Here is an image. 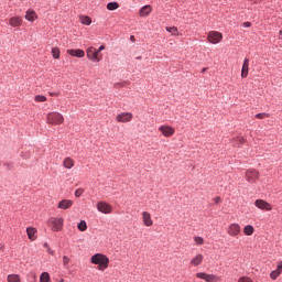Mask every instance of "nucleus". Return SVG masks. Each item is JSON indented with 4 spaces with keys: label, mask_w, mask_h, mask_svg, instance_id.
Segmentation results:
<instances>
[{
    "label": "nucleus",
    "mask_w": 282,
    "mask_h": 282,
    "mask_svg": "<svg viewBox=\"0 0 282 282\" xmlns=\"http://www.w3.org/2000/svg\"><path fill=\"white\" fill-rule=\"evenodd\" d=\"M90 262L95 265H98L99 271H104L109 268L110 260L102 253H96L95 256H91Z\"/></svg>",
    "instance_id": "1"
},
{
    "label": "nucleus",
    "mask_w": 282,
    "mask_h": 282,
    "mask_svg": "<svg viewBox=\"0 0 282 282\" xmlns=\"http://www.w3.org/2000/svg\"><path fill=\"white\" fill-rule=\"evenodd\" d=\"M47 226L51 228L53 232H59L63 230L64 226V219L63 218H56V217H51L47 220Z\"/></svg>",
    "instance_id": "2"
},
{
    "label": "nucleus",
    "mask_w": 282,
    "mask_h": 282,
    "mask_svg": "<svg viewBox=\"0 0 282 282\" xmlns=\"http://www.w3.org/2000/svg\"><path fill=\"white\" fill-rule=\"evenodd\" d=\"M46 119L47 124L51 126H61L64 123V117L59 112H48Z\"/></svg>",
    "instance_id": "3"
},
{
    "label": "nucleus",
    "mask_w": 282,
    "mask_h": 282,
    "mask_svg": "<svg viewBox=\"0 0 282 282\" xmlns=\"http://www.w3.org/2000/svg\"><path fill=\"white\" fill-rule=\"evenodd\" d=\"M87 58L90 59L93 63H99L102 59V55L100 52H97L94 46H90L86 51Z\"/></svg>",
    "instance_id": "4"
},
{
    "label": "nucleus",
    "mask_w": 282,
    "mask_h": 282,
    "mask_svg": "<svg viewBox=\"0 0 282 282\" xmlns=\"http://www.w3.org/2000/svg\"><path fill=\"white\" fill-rule=\"evenodd\" d=\"M243 177L249 182V184H257V181L259 180V172L253 169L247 170Z\"/></svg>",
    "instance_id": "5"
},
{
    "label": "nucleus",
    "mask_w": 282,
    "mask_h": 282,
    "mask_svg": "<svg viewBox=\"0 0 282 282\" xmlns=\"http://www.w3.org/2000/svg\"><path fill=\"white\" fill-rule=\"evenodd\" d=\"M96 208H98L99 213H102L105 215H110L113 208L111 205L105 200L98 202V205H96Z\"/></svg>",
    "instance_id": "6"
},
{
    "label": "nucleus",
    "mask_w": 282,
    "mask_h": 282,
    "mask_svg": "<svg viewBox=\"0 0 282 282\" xmlns=\"http://www.w3.org/2000/svg\"><path fill=\"white\" fill-rule=\"evenodd\" d=\"M159 131L163 134L164 138H173L175 134V129L169 124L160 126Z\"/></svg>",
    "instance_id": "7"
},
{
    "label": "nucleus",
    "mask_w": 282,
    "mask_h": 282,
    "mask_svg": "<svg viewBox=\"0 0 282 282\" xmlns=\"http://www.w3.org/2000/svg\"><path fill=\"white\" fill-rule=\"evenodd\" d=\"M207 40L212 44H218L223 40V34L218 31H210L209 34L207 35Z\"/></svg>",
    "instance_id": "8"
},
{
    "label": "nucleus",
    "mask_w": 282,
    "mask_h": 282,
    "mask_svg": "<svg viewBox=\"0 0 282 282\" xmlns=\"http://www.w3.org/2000/svg\"><path fill=\"white\" fill-rule=\"evenodd\" d=\"M254 206L258 208V209H261L263 212H271L273 209V206L272 204H269L267 203L265 200L263 199H256L254 200Z\"/></svg>",
    "instance_id": "9"
},
{
    "label": "nucleus",
    "mask_w": 282,
    "mask_h": 282,
    "mask_svg": "<svg viewBox=\"0 0 282 282\" xmlns=\"http://www.w3.org/2000/svg\"><path fill=\"white\" fill-rule=\"evenodd\" d=\"M131 120H133V115L131 112H122L116 117V121L119 123H129Z\"/></svg>",
    "instance_id": "10"
},
{
    "label": "nucleus",
    "mask_w": 282,
    "mask_h": 282,
    "mask_svg": "<svg viewBox=\"0 0 282 282\" xmlns=\"http://www.w3.org/2000/svg\"><path fill=\"white\" fill-rule=\"evenodd\" d=\"M241 232V227L238 224H232L227 228V234L231 237H237Z\"/></svg>",
    "instance_id": "11"
},
{
    "label": "nucleus",
    "mask_w": 282,
    "mask_h": 282,
    "mask_svg": "<svg viewBox=\"0 0 282 282\" xmlns=\"http://www.w3.org/2000/svg\"><path fill=\"white\" fill-rule=\"evenodd\" d=\"M196 279H202L206 282H216L217 275L208 274V273H196Z\"/></svg>",
    "instance_id": "12"
},
{
    "label": "nucleus",
    "mask_w": 282,
    "mask_h": 282,
    "mask_svg": "<svg viewBox=\"0 0 282 282\" xmlns=\"http://www.w3.org/2000/svg\"><path fill=\"white\" fill-rule=\"evenodd\" d=\"M67 54L70 55L72 57H78V58H83L86 53L82 50V48H68L67 50Z\"/></svg>",
    "instance_id": "13"
},
{
    "label": "nucleus",
    "mask_w": 282,
    "mask_h": 282,
    "mask_svg": "<svg viewBox=\"0 0 282 282\" xmlns=\"http://www.w3.org/2000/svg\"><path fill=\"white\" fill-rule=\"evenodd\" d=\"M142 223H143V226H147V227L153 226V219L151 218V214L149 212L142 213Z\"/></svg>",
    "instance_id": "14"
},
{
    "label": "nucleus",
    "mask_w": 282,
    "mask_h": 282,
    "mask_svg": "<svg viewBox=\"0 0 282 282\" xmlns=\"http://www.w3.org/2000/svg\"><path fill=\"white\" fill-rule=\"evenodd\" d=\"M23 20L20 17H13L9 19V25H11L13 29L22 26Z\"/></svg>",
    "instance_id": "15"
},
{
    "label": "nucleus",
    "mask_w": 282,
    "mask_h": 282,
    "mask_svg": "<svg viewBox=\"0 0 282 282\" xmlns=\"http://www.w3.org/2000/svg\"><path fill=\"white\" fill-rule=\"evenodd\" d=\"M74 205V202L70 199H63L58 203V208L59 209H69Z\"/></svg>",
    "instance_id": "16"
},
{
    "label": "nucleus",
    "mask_w": 282,
    "mask_h": 282,
    "mask_svg": "<svg viewBox=\"0 0 282 282\" xmlns=\"http://www.w3.org/2000/svg\"><path fill=\"white\" fill-rule=\"evenodd\" d=\"M249 63L248 58L243 59L242 69H241V77L246 78L249 75Z\"/></svg>",
    "instance_id": "17"
},
{
    "label": "nucleus",
    "mask_w": 282,
    "mask_h": 282,
    "mask_svg": "<svg viewBox=\"0 0 282 282\" xmlns=\"http://www.w3.org/2000/svg\"><path fill=\"white\" fill-rule=\"evenodd\" d=\"M29 22L33 23L39 17L36 15L34 10L29 9L26 11V15L24 17Z\"/></svg>",
    "instance_id": "18"
},
{
    "label": "nucleus",
    "mask_w": 282,
    "mask_h": 282,
    "mask_svg": "<svg viewBox=\"0 0 282 282\" xmlns=\"http://www.w3.org/2000/svg\"><path fill=\"white\" fill-rule=\"evenodd\" d=\"M203 259L204 257L202 254H196L194 258H192L189 263L192 267H198L202 264Z\"/></svg>",
    "instance_id": "19"
},
{
    "label": "nucleus",
    "mask_w": 282,
    "mask_h": 282,
    "mask_svg": "<svg viewBox=\"0 0 282 282\" xmlns=\"http://www.w3.org/2000/svg\"><path fill=\"white\" fill-rule=\"evenodd\" d=\"M26 234H28L29 240L35 241V239H36V236H35L36 229L34 227H28L26 228Z\"/></svg>",
    "instance_id": "20"
},
{
    "label": "nucleus",
    "mask_w": 282,
    "mask_h": 282,
    "mask_svg": "<svg viewBox=\"0 0 282 282\" xmlns=\"http://www.w3.org/2000/svg\"><path fill=\"white\" fill-rule=\"evenodd\" d=\"M74 165H75V161L73 159H70V158L64 159V161H63L64 169L70 170L74 167Z\"/></svg>",
    "instance_id": "21"
},
{
    "label": "nucleus",
    "mask_w": 282,
    "mask_h": 282,
    "mask_svg": "<svg viewBox=\"0 0 282 282\" xmlns=\"http://www.w3.org/2000/svg\"><path fill=\"white\" fill-rule=\"evenodd\" d=\"M150 13H151V6H144L139 11L140 17H149Z\"/></svg>",
    "instance_id": "22"
},
{
    "label": "nucleus",
    "mask_w": 282,
    "mask_h": 282,
    "mask_svg": "<svg viewBox=\"0 0 282 282\" xmlns=\"http://www.w3.org/2000/svg\"><path fill=\"white\" fill-rule=\"evenodd\" d=\"M232 142L235 148H239L246 143V139L242 137H238V138H234Z\"/></svg>",
    "instance_id": "23"
},
{
    "label": "nucleus",
    "mask_w": 282,
    "mask_h": 282,
    "mask_svg": "<svg viewBox=\"0 0 282 282\" xmlns=\"http://www.w3.org/2000/svg\"><path fill=\"white\" fill-rule=\"evenodd\" d=\"M79 22L83 25H90L91 24V18L87 17V15H80L79 17Z\"/></svg>",
    "instance_id": "24"
},
{
    "label": "nucleus",
    "mask_w": 282,
    "mask_h": 282,
    "mask_svg": "<svg viewBox=\"0 0 282 282\" xmlns=\"http://www.w3.org/2000/svg\"><path fill=\"white\" fill-rule=\"evenodd\" d=\"M253 232H254V228L252 225H247L246 227H243V235L252 236Z\"/></svg>",
    "instance_id": "25"
},
{
    "label": "nucleus",
    "mask_w": 282,
    "mask_h": 282,
    "mask_svg": "<svg viewBox=\"0 0 282 282\" xmlns=\"http://www.w3.org/2000/svg\"><path fill=\"white\" fill-rule=\"evenodd\" d=\"M8 282H21L19 274H9L7 278Z\"/></svg>",
    "instance_id": "26"
},
{
    "label": "nucleus",
    "mask_w": 282,
    "mask_h": 282,
    "mask_svg": "<svg viewBox=\"0 0 282 282\" xmlns=\"http://www.w3.org/2000/svg\"><path fill=\"white\" fill-rule=\"evenodd\" d=\"M40 282H51L50 273L43 272L40 275Z\"/></svg>",
    "instance_id": "27"
},
{
    "label": "nucleus",
    "mask_w": 282,
    "mask_h": 282,
    "mask_svg": "<svg viewBox=\"0 0 282 282\" xmlns=\"http://www.w3.org/2000/svg\"><path fill=\"white\" fill-rule=\"evenodd\" d=\"M118 8H119L118 2H108V4H107V10L108 11H115Z\"/></svg>",
    "instance_id": "28"
},
{
    "label": "nucleus",
    "mask_w": 282,
    "mask_h": 282,
    "mask_svg": "<svg viewBox=\"0 0 282 282\" xmlns=\"http://www.w3.org/2000/svg\"><path fill=\"white\" fill-rule=\"evenodd\" d=\"M166 32H169V33H171L172 35H174V36H177L178 35V30H177V28H175V26H171V28H166Z\"/></svg>",
    "instance_id": "29"
},
{
    "label": "nucleus",
    "mask_w": 282,
    "mask_h": 282,
    "mask_svg": "<svg viewBox=\"0 0 282 282\" xmlns=\"http://www.w3.org/2000/svg\"><path fill=\"white\" fill-rule=\"evenodd\" d=\"M52 57L54 59H59V48L58 47H53L52 48Z\"/></svg>",
    "instance_id": "30"
},
{
    "label": "nucleus",
    "mask_w": 282,
    "mask_h": 282,
    "mask_svg": "<svg viewBox=\"0 0 282 282\" xmlns=\"http://www.w3.org/2000/svg\"><path fill=\"white\" fill-rule=\"evenodd\" d=\"M78 230H79L80 232H85V231L87 230V224H86V221H84V220L79 221V224H78Z\"/></svg>",
    "instance_id": "31"
},
{
    "label": "nucleus",
    "mask_w": 282,
    "mask_h": 282,
    "mask_svg": "<svg viewBox=\"0 0 282 282\" xmlns=\"http://www.w3.org/2000/svg\"><path fill=\"white\" fill-rule=\"evenodd\" d=\"M34 100H35V102H45L47 100V98L43 95H36L34 97Z\"/></svg>",
    "instance_id": "32"
},
{
    "label": "nucleus",
    "mask_w": 282,
    "mask_h": 282,
    "mask_svg": "<svg viewBox=\"0 0 282 282\" xmlns=\"http://www.w3.org/2000/svg\"><path fill=\"white\" fill-rule=\"evenodd\" d=\"M267 118H270V115L265 113V112H261V113L256 115V119H259V120H264Z\"/></svg>",
    "instance_id": "33"
},
{
    "label": "nucleus",
    "mask_w": 282,
    "mask_h": 282,
    "mask_svg": "<svg viewBox=\"0 0 282 282\" xmlns=\"http://www.w3.org/2000/svg\"><path fill=\"white\" fill-rule=\"evenodd\" d=\"M194 242L196 246H203V243H205V240L202 237L196 236L194 238Z\"/></svg>",
    "instance_id": "34"
},
{
    "label": "nucleus",
    "mask_w": 282,
    "mask_h": 282,
    "mask_svg": "<svg viewBox=\"0 0 282 282\" xmlns=\"http://www.w3.org/2000/svg\"><path fill=\"white\" fill-rule=\"evenodd\" d=\"M238 282H253V279L248 275H242L238 279Z\"/></svg>",
    "instance_id": "35"
},
{
    "label": "nucleus",
    "mask_w": 282,
    "mask_h": 282,
    "mask_svg": "<svg viewBox=\"0 0 282 282\" xmlns=\"http://www.w3.org/2000/svg\"><path fill=\"white\" fill-rule=\"evenodd\" d=\"M69 263H70V258L67 256H63V265L67 268L69 267Z\"/></svg>",
    "instance_id": "36"
},
{
    "label": "nucleus",
    "mask_w": 282,
    "mask_h": 282,
    "mask_svg": "<svg viewBox=\"0 0 282 282\" xmlns=\"http://www.w3.org/2000/svg\"><path fill=\"white\" fill-rule=\"evenodd\" d=\"M83 193H84V189H82V188L76 189L75 197H82Z\"/></svg>",
    "instance_id": "37"
},
{
    "label": "nucleus",
    "mask_w": 282,
    "mask_h": 282,
    "mask_svg": "<svg viewBox=\"0 0 282 282\" xmlns=\"http://www.w3.org/2000/svg\"><path fill=\"white\" fill-rule=\"evenodd\" d=\"M106 48V46H104V45H100L99 46V48H96V52H99V53H101Z\"/></svg>",
    "instance_id": "38"
},
{
    "label": "nucleus",
    "mask_w": 282,
    "mask_h": 282,
    "mask_svg": "<svg viewBox=\"0 0 282 282\" xmlns=\"http://www.w3.org/2000/svg\"><path fill=\"white\" fill-rule=\"evenodd\" d=\"M250 26H252V23H250V22L243 23V28L249 29Z\"/></svg>",
    "instance_id": "39"
},
{
    "label": "nucleus",
    "mask_w": 282,
    "mask_h": 282,
    "mask_svg": "<svg viewBox=\"0 0 282 282\" xmlns=\"http://www.w3.org/2000/svg\"><path fill=\"white\" fill-rule=\"evenodd\" d=\"M214 202H215V204H220L221 198L220 197H215Z\"/></svg>",
    "instance_id": "40"
},
{
    "label": "nucleus",
    "mask_w": 282,
    "mask_h": 282,
    "mask_svg": "<svg viewBox=\"0 0 282 282\" xmlns=\"http://www.w3.org/2000/svg\"><path fill=\"white\" fill-rule=\"evenodd\" d=\"M130 40H131L132 43H134L135 42L134 35H131Z\"/></svg>",
    "instance_id": "41"
},
{
    "label": "nucleus",
    "mask_w": 282,
    "mask_h": 282,
    "mask_svg": "<svg viewBox=\"0 0 282 282\" xmlns=\"http://www.w3.org/2000/svg\"><path fill=\"white\" fill-rule=\"evenodd\" d=\"M51 96H52V97H54V96H55V94H54V93H51Z\"/></svg>",
    "instance_id": "42"
},
{
    "label": "nucleus",
    "mask_w": 282,
    "mask_h": 282,
    "mask_svg": "<svg viewBox=\"0 0 282 282\" xmlns=\"http://www.w3.org/2000/svg\"><path fill=\"white\" fill-rule=\"evenodd\" d=\"M206 72V68H203V73H205Z\"/></svg>",
    "instance_id": "43"
},
{
    "label": "nucleus",
    "mask_w": 282,
    "mask_h": 282,
    "mask_svg": "<svg viewBox=\"0 0 282 282\" xmlns=\"http://www.w3.org/2000/svg\"><path fill=\"white\" fill-rule=\"evenodd\" d=\"M59 282H64V279H61Z\"/></svg>",
    "instance_id": "44"
}]
</instances>
